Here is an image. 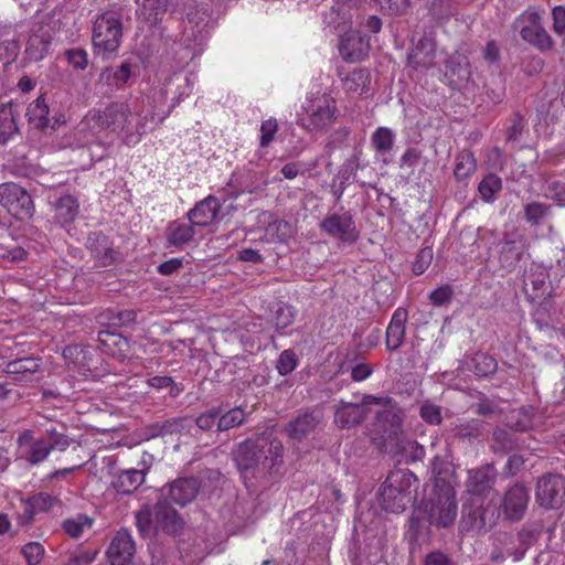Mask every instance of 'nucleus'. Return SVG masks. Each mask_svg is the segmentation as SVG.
<instances>
[{
	"instance_id": "obj_45",
	"label": "nucleus",
	"mask_w": 565,
	"mask_h": 565,
	"mask_svg": "<svg viewBox=\"0 0 565 565\" xmlns=\"http://www.w3.org/2000/svg\"><path fill=\"white\" fill-rule=\"evenodd\" d=\"M21 552L28 565H39L45 554L43 545L39 542L26 543Z\"/></svg>"
},
{
	"instance_id": "obj_10",
	"label": "nucleus",
	"mask_w": 565,
	"mask_h": 565,
	"mask_svg": "<svg viewBox=\"0 0 565 565\" xmlns=\"http://www.w3.org/2000/svg\"><path fill=\"white\" fill-rule=\"evenodd\" d=\"M564 478L559 475H547L541 478L536 486V499L544 508H554L564 492Z\"/></svg>"
},
{
	"instance_id": "obj_3",
	"label": "nucleus",
	"mask_w": 565,
	"mask_h": 565,
	"mask_svg": "<svg viewBox=\"0 0 565 565\" xmlns=\"http://www.w3.org/2000/svg\"><path fill=\"white\" fill-rule=\"evenodd\" d=\"M416 476L408 469L391 471L379 490V502L388 512L404 511L413 500Z\"/></svg>"
},
{
	"instance_id": "obj_34",
	"label": "nucleus",
	"mask_w": 565,
	"mask_h": 565,
	"mask_svg": "<svg viewBox=\"0 0 565 565\" xmlns=\"http://www.w3.org/2000/svg\"><path fill=\"white\" fill-rule=\"evenodd\" d=\"M246 420V412L242 407H234L222 416L218 415L217 430L225 431L242 425Z\"/></svg>"
},
{
	"instance_id": "obj_26",
	"label": "nucleus",
	"mask_w": 565,
	"mask_h": 565,
	"mask_svg": "<svg viewBox=\"0 0 565 565\" xmlns=\"http://www.w3.org/2000/svg\"><path fill=\"white\" fill-rule=\"evenodd\" d=\"M78 209L75 198L70 194L62 195L53 203L54 218L61 225L70 224L77 216Z\"/></svg>"
},
{
	"instance_id": "obj_42",
	"label": "nucleus",
	"mask_w": 565,
	"mask_h": 565,
	"mask_svg": "<svg viewBox=\"0 0 565 565\" xmlns=\"http://www.w3.org/2000/svg\"><path fill=\"white\" fill-rule=\"evenodd\" d=\"M39 370V363L30 358L7 363L6 372L9 374H32Z\"/></svg>"
},
{
	"instance_id": "obj_15",
	"label": "nucleus",
	"mask_w": 565,
	"mask_h": 565,
	"mask_svg": "<svg viewBox=\"0 0 565 565\" xmlns=\"http://www.w3.org/2000/svg\"><path fill=\"white\" fill-rule=\"evenodd\" d=\"M529 502L527 491L523 486L511 487L503 500V512L510 520H519L525 512Z\"/></svg>"
},
{
	"instance_id": "obj_16",
	"label": "nucleus",
	"mask_w": 565,
	"mask_h": 565,
	"mask_svg": "<svg viewBox=\"0 0 565 565\" xmlns=\"http://www.w3.org/2000/svg\"><path fill=\"white\" fill-rule=\"evenodd\" d=\"M220 211L216 198L210 195L191 209L186 216L193 226H207L213 223Z\"/></svg>"
},
{
	"instance_id": "obj_14",
	"label": "nucleus",
	"mask_w": 565,
	"mask_h": 565,
	"mask_svg": "<svg viewBox=\"0 0 565 565\" xmlns=\"http://www.w3.org/2000/svg\"><path fill=\"white\" fill-rule=\"evenodd\" d=\"M369 404L361 403H347L341 401L337 406L334 414V423L341 429L350 428L360 424L366 416L365 407Z\"/></svg>"
},
{
	"instance_id": "obj_13",
	"label": "nucleus",
	"mask_w": 565,
	"mask_h": 565,
	"mask_svg": "<svg viewBox=\"0 0 565 565\" xmlns=\"http://www.w3.org/2000/svg\"><path fill=\"white\" fill-rule=\"evenodd\" d=\"M527 19L530 21V25L521 29V38L541 51L550 50L553 45V41L547 31L541 25L540 14L537 12H531L529 13Z\"/></svg>"
},
{
	"instance_id": "obj_56",
	"label": "nucleus",
	"mask_w": 565,
	"mask_h": 565,
	"mask_svg": "<svg viewBox=\"0 0 565 565\" xmlns=\"http://www.w3.org/2000/svg\"><path fill=\"white\" fill-rule=\"evenodd\" d=\"M452 297V289L450 286H441L436 288L429 294V300L435 306H441L449 302Z\"/></svg>"
},
{
	"instance_id": "obj_38",
	"label": "nucleus",
	"mask_w": 565,
	"mask_h": 565,
	"mask_svg": "<svg viewBox=\"0 0 565 565\" xmlns=\"http://www.w3.org/2000/svg\"><path fill=\"white\" fill-rule=\"evenodd\" d=\"M92 526V520L84 514H78L75 518L67 519L63 522V530L72 537H78L82 535L85 529Z\"/></svg>"
},
{
	"instance_id": "obj_44",
	"label": "nucleus",
	"mask_w": 565,
	"mask_h": 565,
	"mask_svg": "<svg viewBox=\"0 0 565 565\" xmlns=\"http://www.w3.org/2000/svg\"><path fill=\"white\" fill-rule=\"evenodd\" d=\"M50 454V447L47 443L43 439H38L32 443L28 450L26 460L36 465L43 461Z\"/></svg>"
},
{
	"instance_id": "obj_17",
	"label": "nucleus",
	"mask_w": 565,
	"mask_h": 565,
	"mask_svg": "<svg viewBox=\"0 0 565 565\" xmlns=\"http://www.w3.org/2000/svg\"><path fill=\"white\" fill-rule=\"evenodd\" d=\"M86 245L102 266L111 264L117 257V252L113 248L109 238L102 233L89 234Z\"/></svg>"
},
{
	"instance_id": "obj_52",
	"label": "nucleus",
	"mask_w": 565,
	"mask_h": 565,
	"mask_svg": "<svg viewBox=\"0 0 565 565\" xmlns=\"http://www.w3.org/2000/svg\"><path fill=\"white\" fill-rule=\"evenodd\" d=\"M30 499V507L34 508L38 513L50 510L55 503L56 499L49 493L40 492Z\"/></svg>"
},
{
	"instance_id": "obj_2",
	"label": "nucleus",
	"mask_w": 565,
	"mask_h": 565,
	"mask_svg": "<svg viewBox=\"0 0 565 565\" xmlns=\"http://www.w3.org/2000/svg\"><path fill=\"white\" fill-rule=\"evenodd\" d=\"M443 463L438 457H435L431 462L433 475L435 476L434 493L424 502L423 509L429 524L438 527H449L457 518V502L454 476L451 472H446L443 476L438 468Z\"/></svg>"
},
{
	"instance_id": "obj_24",
	"label": "nucleus",
	"mask_w": 565,
	"mask_h": 565,
	"mask_svg": "<svg viewBox=\"0 0 565 565\" xmlns=\"http://www.w3.org/2000/svg\"><path fill=\"white\" fill-rule=\"evenodd\" d=\"M320 422V417L312 413H305L290 420L285 431L292 439H302L310 431H312Z\"/></svg>"
},
{
	"instance_id": "obj_1",
	"label": "nucleus",
	"mask_w": 565,
	"mask_h": 565,
	"mask_svg": "<svg viewBox=\"0 0 565 565\" xmlns=\"http://www.w3.org/2000/svg\"><path fill=\"white\" fill-rule=\"evenodd\" d=\"M282 444L269 435H259L239 444L235 452L237 468L244 478H266L282 463Z\"/></svg>"
},
{
	"instance_id": "obj_18",
	"label": "nucleus",
	"mask_w": 565,
	"mask_h": 565,
	"mask_svg": "<svg viewBox=\"0 0 565 565\" xmlns=\"http://www.w3.org/2000/svg\"><path fill=\"white\" fill-rule=\"evenodd\" d=\"M436 56V43L430 38H422L407 56L408 65L413 68L429 67Z\"/></svg>"
},
{
	"instance_id": "obj_32",
	"label": "nucleus",
	"mask_w": 565,
	"mask_h": 565,
	"mask_svg": "<svg viewBox=\"0 0 565 565\" xmlns=\"http://www.w3.org/2000/svg\"><path fill=\"white\" fill-rule=\"evenodd\" d=\"M18 131L12 108L0 106V145L8 142Z\"/></svg>"
},
{
	"instance_id": "obj_8",
	"label": "nucleus",
	"mask_w": 565,
	"mask_h": 565,
	"mask_svg": "<svg viewBox=\"0 0 565 565\" xmlns=\"http://www.w3.org/2000/svg\"><path fill=\"white\" fill-rule=\"evenodd\" d=\"M132 113L126 103H111L103 110H98L94 117L103 128L121 130L127 136L129 121Z\"/></svg>"
},
{
	"instance_id": "obj_61",
	"label": "nucleus",
	"mask_w": 565,
	"mask_h": 565,
	"mask_svg": "<svg viewBox=\"0 0 565 565\" xmlns=\"http://www.w3.org/2000/svg\"><path fill=\"white\" fill-rule=\"evenodd\" d=\"M183 266V258H171L158 266V271L163 276L177 273Z\"/></svg>"
},
{
	"instance_id": "obj_50",
	"label": "nucleus",
	"mask_w": 565,
	"mask_h": 565,
	"mask_svg": "<svg viewBox=\"0 0 565 565\" xmlns=\"http://www.w3.org/2000/svg\"><path fill=\"white\" fill-rule=\"evenodd\" d=\"M497 369V362L486 354H477L475 358V372L479 376H486Z\"/></svg>"
},
{
	"instance_id": "obj_5",
	"label": "nucleus",
	"mask_w": 565,
	"mask_h": 565,
	"mask_svg": "<svg viewBox=\"0 0 565 565\" xmlns=\"http://www.w3.org/2000/svg\"><path fill=\"white\" fill-rule=\"evenodd\" d=\"M0 205L18 220H29L35 211L29 192L15 182L0 184Z\"/></svg>"
},
{
	"instance_id": "obj_12",
	"label": "nucleus",
	"mask_w": 565,
	"mask_h": 565,
	"mask_svg": "<svg viewBox=\"0 0 565 565\" xmlns=\"http://www.w3.org/2000/svg\"><path fill=\"white\" fill-rule=\"evenodd\" d=\"M363 403L382 406V409L376 414V418L380 423H383L385 431L397 428L401 425L403 412L393 403L392 398L365 395L363 396Z\"/></svg>"
},
{
	"instance_id": "obj_39",
	"label": "nucleus",
	"mask_w": 565,
	"mask_h": 565,
	"mask_svg": "<svg viewBox=\"0 0 565 565\" xmlns=\"http://www.w3.org/2000/svg\"><path fill=\"white\" fill-rule=\"evenodd\" d=\"M326 19L338 30L350 20V6L344 0H337Z\"/></svg>"
},
{
	"instance_id": "obj_53",
	"label": "nucleus",
	"mask_w": 565,
	"mask_h": 565,
	"mask_svg": "<svg viewBox=\"0 0 565 565\" xmlns=\"http://www.w3.org/2000/svg\"><path fill=\"white\" fill-rule=\"evenodd\" d=\"M454 431L456 436L460 438H471L477 437L480 434V428L477 420H470L463 424L456 425Z\"/></svg>"
},
{
	"instance_id": "obj_43",
	"label": "nucleus",
	"mask_w": 565,
	"mask_h": 565,
	"mask_svg": "<svg viewBox=\"0 0 565 565\" xmlns=\"http://www.w3.org/2000/svg\"><path fill=\"white\" fill-rule=\"evenodd\" d=\"M367 74L363 70L353 71L343 79L344 88L352 93H362L366 86Z\"/></svg>"
},
{
	"instance_id": "obj_6",
	"label": "nucleus",
	"mask_w": 565,
	"mask_h": 565,
	"mask_svg": "<svg viewBox=\"0 0 565 565\" xmlns=\"http://www.w3.org/2000/svg\"><path fill=\"white\" fill-rule=\"evenodd\" d=\"M303 109L300 125L308 131H322L334 121V102L326 95L308 100Z\"/></svg>"
},
{
	"instance_id": "obj_60",
	"label": "nucleus",
	"mask_w": 565,
	"mask_h": 565,
	"mask_svg": "<svg viewBox=\"0 0 565 565\" xmlns=\"http://www.w3.org/2000/svg\"><path fill=\"white\" fill-rule=\"evenodd\" d=\"M21 508L22 512L18 513V523L23 526L32 521L33 516L38 513V511L34 508L30 507V499L22 500Z\"/></svg>"
},
{
	"instance_id": "obj_54",
	"label": "nucleus",
	"mask_w": 565,
	"mask_h": 565,
	"mask_svg": "<svg viewBox=\"0 0 565 565\" xmlns=\"http://www.w3.org/2000/svg\"><path fill=\"white\" fill-rule=\"evenodd\" d=\"M546 195L558 205L565 206V182L553 181L548 185Z\"/></svg>"
},
{
	"instance_id": "obj_30",
	"label": "nucleus",
	"mask_w": 565,
	"mask_h": 565,
	"mask_svg": "<svg viewBox=\"0 0 565 565\" xmlns=\"http://www.w3.org/2000/svg\"><path fill=\"white\" fill-rule=\"evenodd\" d=\"M168 4L169 0H142L138 10L139 18L150 25H156L162 21L168 10Z\"/></svg>"
},
{
	"instance_id": "obj_37",
	"label": "nucleus",
	"mask_w": 565,
	"mask_h": 565,
	"mask_svg": "<svg viewBox=\"0 0 565 565\" xmlns=\"http://www.w3.org/2000/svg\"><path fill=\"white\" fill-rule=\"evenodd\" d=\"M502 189V181L495 174H488L479 183V193L486 202H491L495 193Z\"/></svg>"
},
{
	"instance_id": "obj_29",
	"label": "nucleus",
	"mask_w": 565,
	"mask_h": 565,
	"mask_svg": "<svg viewBox=\"0 0 565 565\" xmlns=\"http://www.w3.org/2000/svg\"><path fill=\"white\" fill-rule=\"evenodd\" d=\"M51 43V36L46 31L40 30L39 32L30 35L26 42L25 54L31 61H41L47 54Z\"/></svg>"
},
{
	"instance_id": "obj_63",
	"label": "nucleus",
	"mask_w": 565,
	"mask_h": 565,
	"mask_svg": "<svg viewBox=\"0 0 565 565\" xmlns=\"http://www.w3.org/2000/svg\"><path fill=\"white\" fill-rule=\"evenodd\" d=\"M372 372L373 370L369 364L360 363L352 367L351 377L355 382H361L366 380Z\"/></svg>"
},
{
	"instance_id": "obj_9",
	"label": "nucleus",
	"mask_w": 565,
	"mask_h": 565,
	"mask_svg": "<svg viewBox=\"0 0 565 565\" xmlns=\"http://www.w3.org/2000/svg\"><path fill=\"white\" fill-rule=\"evenodd\" d=\"M369 51V40L359 31L350 30L340 41L339 52L344 61L361 62L367 56Z\"/></svg>"
},
{
	"instance_id": "obj_41",
	"label": "nucleus",
	"mask_w": 565,
	"mask_h": 565,
	"mask_svg": "<svg viewBox=\"0 0 565 565\" xmlns=\"http://www.w3.org/2000/svg\"><path fill=\"white\" fill-rule=\"evenodd\" d=\"M295 319V310L291 306L279 303L276 306L273 316V322L277 329L289 327Z\"/></svg>"
},
{
	"instance_id": "obj_20",
	"label": "nucleus",
	"mask_w": 565,
	"mask_h": 565,
	"mask_svg": "<svg viewBox=\"0 0 565 565\" xmlns=\"http://www.w3.org/2000/svg\"><path fill=\"white\" fill-rule=\"evenodd\" d=\"M153 520L157 527L168 533H177L183 525V521L178 512L169 507L166 501H160L156 504Z\"/></svg>"
},
{
	"instance_id": "obj_40",
	"label": "nucleus",
	"mask_w": 565,
	"mask_h": 565,
	"mask_svg": "<svg viewBox=\"0 0 565 565\" xmlns=\"http://www.w3.org/2000/svg\"><path fill=\"white\" fill-rule=\"evenodd\" d=\"M491 482L492 479L488 470H476L469 473V487L473 493H484L491 487Z\"/></svg>"
},
{
	"instance_id": "obj_19",
	"label": "nucleus",
	"mask_w": 565,
	"mask_h": 565,
	"mask_svg": "<svg viewBox=\"0 0 565 565\" xmlns=\"http://www.w3.org/2000/svg\"><path fill=\"white\" fill-rule=\"evenodd\" d=\"M199 493V483L193 478L178 479L168 487L171 501L181 507L192 502Z\"/></svg>"
},
{
	"instance_id": "obj_64",
	"label": "nucleus",
	"mask_w": 565,
	"mask_h": 565,
	"mask_svg": "<svg viewBox=\"0 0 565 565\" xmlns=\"http://www.w3.org/2000/svg\"><path fill=\"white\" fill-rule=\"evenodd\" d=\"M425 565H455L444 553L436 551L429 553L425 558Z\"/></svg>"
},
{
	"instance_id": "obj_35",
	"label": "nucleus",
	"mask_w": 565,
	"mask_h": 565,
	"mask_svg": "<svg viewBox=\"0 0 565 565\" xmlns=\"http://www.w3.org/2000/svg\"><path fill=\"white\" fill-rule=\"evenodd\" d=\"M394 139L395 135L390 128L380 127L373 132L371 141L377 152L386 153L393 148Z\"/></svg>"
},
{
	"instance_id": "obj_22",
	"label": "nucleus",
	"mask_w": 565,
	"mask_h": 565,
	"mask_svg": "<svg viewBox=\"0 0 565 565\" xmlns=\"http://www.w3.org/2000/svg\"><path fill=\"white\" fill-rule=\"evenodd\" d=\"M524 244L520 241H504L498 245V259L508 271L514 269L524 254Z\"/></svg>"
},
{
	"instance_id": "obj_55",
	"label": "nucleus",
	"mask_w": 565,
	"mask_h": 565,
	"mask_svg": "<svg viewBox=\"0 0 565 565\" xmlns=\"http://www.w3.org/2000/svg\"><path fill=\"white\" fill-rule=\"evenodd\" d=\"M552 18H553V31L557 35H564L565 34V7L564 6H556L552 10Z\"/></svg>"
},
{
	"instance_id": "obj_48",
	"label": "nucleus",
	"mask_w": 565,
	"mask_h": 565,
	"mask_svg": "<svg viewBox=\"0 0 565 565\" xmlns=\"http://www.w3.org/2000/svg\"><path fill=\"white\" fill-rule=\"evenodd\" d=\"M434 250L431 247L422 248L413 263V271L415 275L423 274L431 264Z\"/></svg>"
},
{
	"instance_id": "obj_28",
	"label": "nucleus",
	"mask_w": 565,
	"mask_h": 565,
	"mask_svg": "<svg viewBox=\"0 0 565 565\" xmlns=\"http://www.w3.org/2000/svg\"><path fill=\"white\" fill-rule=\"evenodd\" d=\"M162 119L156 120L153 115L146 114L139 115L136 125L129 121L127 136H124V141L127 145H136L140 141L141 137L148 131L152 130Z\"/></svg>"
},
{
	"instance_id": "obj_27",
	"label": "nucleus",
	"mask_w": 565,
	"mask_h": 565,
	"mask_svg": "<svg viewBox=\"0 0 565 565\" xmlns=\"http://www.w3.org/2000/svg\"><path fill=\"white\" fill-rule=\"evenodd\" d=\"M194 226L180 221L171 222L166 228L167 242L171 246L182 247L194 237Z\"/></svg>"
},
{
	"instance_id": "obj_11",
	"label": "nucleus",
	"mask_w": 565,
	"mask_h": 565,
	"mask_svg": "<svg viewBox=\"0 0 565 565\" xmlns=\"http://www.w3.org/2000/svg\"><path fill=\"white\" fill-rule=\"evenodd\" d=\"M135 551L131 534L127 530H120L111 540L107 555L111 565H127L131 561Z\"/></svg>"
},
{
	"instance_id": "obj_4",
	"label": "nucleus",
	"mask_w": 565,
	"mask_h": 565,
	"mask_svg": "<svg viewBox=\"0 0 565 565\" xmlns=\"http://www.w3.org/2000/svg\"><path fill=\"white\" fill-rule=\"evenodd\" d=\"M122 38V23L117 12L98 15L93 28V45L96 54L105 57L118 50Z\"/></svg>"
},
{
	"instance_id": "obj_21",
	"label": "nucleus",
	"mask_w": 565,
	"mask_h": 565,
	"mask_svg": "<svg viewBox=\"0 0 565 565\" xmlns=\"http://www.w3.org/2000/svg\"><path fill=\"white\" fill-rule=\"evenodd\" d=\"M523 285L525 292L529 294L532 299L544 297L547 295L550 287L546 270L541 266L531 268V270L525 274Z\"/></svg>"
},
{
	"instance_id": "obj_49",
	"label": "nucleus",
	"mask_w": 565,
	"mask_h": 565,
	"mask_svg": "<svg viewBox=\"0 0 565 565\" xmlns=\"http://www.w3.org/2000/svg\"><path fill=\"white\" fill-rule=\"evenodd\" d=\"M548 207L540 202L527 203L524 207V214L527 222L537 224L546 214Z\"/></svg>"
},
{
	"instance_id": "obj_62",
	"label": "nucleus",
	"mask_w": 565,
	"mask_h": 565,
	"mask_svg": "<svg viewBox=\"0 0 565 565\" xmlns=\"http://www.w3.org/2000/svg\"><path fill=\"white\" fill-rule=\"evenodd\" d=\"M152 513L149 509H142L136 514V523L140 532L147 533L150 530Z\"/></svg>"
},
{
	"instance_id": "obj_31",
	"label": "nucleus",
	"mask_w": 565,
	"mask_h": 565,
	"mask_svg": "<svg viewBox=\"0 0 565 565\" xmlns=\"http://www.w3.org/2000/svg\"><path fill=\"white\" fill-rule=\"evenodd\" d=\"M26 117L35 128L43 129L49 125V106L44 98L38 97L26 109Z\"/></svg>"
},
{
	"instance_id": "obj_59",
	"label": "nucleus",
	"mask_w": 565,
	"mask_h": 565,
	"mask_svg": "<svg viewBox=\"0 0 565 565\" xmlns=\"http://www.w3.org/2000/svg\"><path fill=\"white\" fill-rule=\"evenodd\" d=\"M67 61L77 70H84L87 66V55L83 50H72L67 53Z\"/></svg>"
},
{
	"instance_id": "obj_46",
	"label": "nucleus",
	"mask_w": 565,
	"mask_h": 565,
	"mask_svg": "<svg viewBox=\"0 0 565 565\" xmlns=\"http://www.w3.org/2000/svg\"><path fill=\"white\" fill-rule=\"evenodd\" d=\"M298 364L296 354L291 350H284L277 361V370L280 375L291 373Z\"/></svg>"
},
{
	"instance_id": "obj_57",
	"label": "nucleus",
	"mask_w": 565,
	"mask_h": 565,
	"mask_svg": "<svg viewBox=\"0 0 565 565\" xmlns=\"http://www.w3.org/2000/svg\"><path fill=\"white\" fill-rule=\"evenodd\" d=\"M47 433L50 438V440L47 441L50 451L52 449L64 451L68 447L70 441L65 435L58 434L54 429L47 430Z\"/></svg>"
},
{
	"instance_id": "obj_51",
	"label": "nucleus",
	"mask_w": 565,
	"mask_h": 565,
	"mask_svg": "<svg viewBox=\"0 0 565 565\" xmlns=\"http://www.w3.org/2000/svg\"><path fill=\"white\" fill-rule=\"evenodd\" d=\"M278 130V122L274 118H269L262 122L260 126V146L263 148L268 147V145L274 140V137Z\"/></svg>"
},
{
	"instance_id": "obj_7",
	"label": "nucleus",
	"mask_w": 565,
	"mask_h": 565,
	"mask_svg": "<svg viewBox=\"0 0 565 565\" xmlns=\"http://www.w3.org/2000/svg\"><path fill=\"white\" fill-rule=\"evenodd\" d=\"M320 228L328 236L345 243H354L359 238V231L350 212L327 215L320 223Z\"/></svg>"
},
{
	"instance_id": "obj_33",
	"label": "nucleus",
	"mask_w": 565,
	"mask_h": 565,
	"mask_svg": "<svg viewBox=\"0 0 565 565\" xmlns=\"http://www.w3.org/2000/svg\"><path fill=\"white\" fill-rule=\"evenodd\" d=\"M130 64L122 63L119 67L106 68L100 73V81L106 82L110 86L119 87L124 85L130 77Z\"/></svg>"
},
{
	"instance_id": "obj_47",
	"label": "nucleus",
	"mask_w": 565,
	"mask_h": 565,
	"mask_svg": "<svg viewBox=\"0 0 565 565\" xmlns=\"http://www.w3.org/2000/svg\"><path fill=\"white\" fill-rule=\"evenodd\" d=\"M419 415L424 422L429 425H439L441 423V408L433 403H424L419 408Z\"/></svg>"
},
{
	"instance_id": "obj_36",
	"label": "nucleus",
	"mask_w": 565,
	"mask_h": 565,
	"mask_svg": "<svg viewBox=\"0 0 565 565\" xmlns=\"http://www.w3.org/2000/svg\"><path fill=\"white\" fill-rule=\"evenodd\" d=\"M476 170V159L471 152L463 151L456 158L455 177L457 180H465Z\"/></svg>"
},
{
	"instance_id": "obj_25",
	"label": "nucleus",
	"mask_w": 565,
	"mask_h": 565,
	"mask_svg": "<svg viewBox=\"0 0 565 565\" xmlns=\"http://www.w3.org/2000/svg\"><path fill=\"white\" fill-rule=\"evenodd\" d=\"M145 472L138 469L124 470L113 481L118 493L130 494L145 482Z\"/></svg>"
},
{
	"instance_id": "obj_23",
	"label": "nucleus",
	"mask_w": 565,
	"mask_h": 565,
	"mask_svg": "<svg viewBox=\"0 0 565 565\" xmlns=\"http://www.w3.org/2000/svg\"><path fill=\"white\" fill-rule=\"evenodd\" d=\"M406 320L407 312L405 309L398 308L395 310L386 330V347L388 350H396L402 345L405 337Z\"/></svg>"
},
{
	"instance_id": "obj_58",
	"label": "nucleus",
	"mask_w": 565,
	"mask_h": 565,
	"mask_svg": "<svg viewBox=\"0 0 565 565\" xmlns=\"http://www.w3.org/2000/svg\"><path fill=\"white\" fill-rule=\"evenodd\" d=\"M218 420V413L216 411H209L203 414H201L196 418V425L202 430H209L212 427H214L215 424H217Z\"/></svg>"
}]
</instances>
